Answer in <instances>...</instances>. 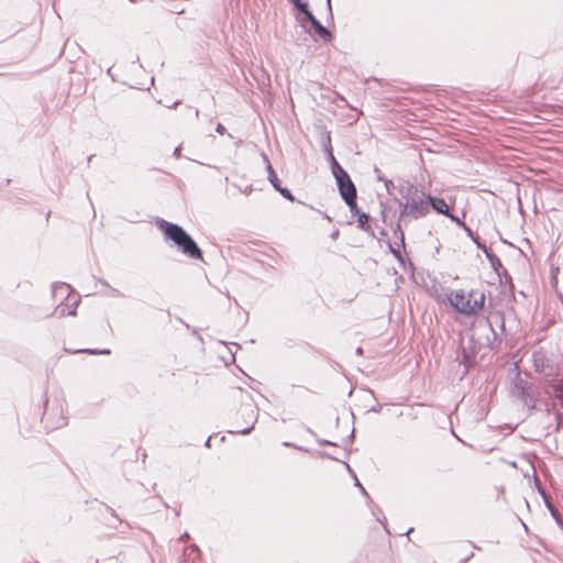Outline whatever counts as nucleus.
I'll use <instances>...</instances> for the list:
<instances>
[{
	"mask_svg": "<svg viewBox=\"0 0 563 563\" xmlns=\"http://www.w3.org/2000/svg\"><path fill=\"white\" fill-rule=\"evenodd\" d=\"M512 387L518 388V387H525V386H523L521 383H520V384H518V383H514V386H512Z\"/></svg>",
	"mask_w": 563,
	"mask_h": 563,
	"instance_id": "a18cd8bd",
	"label": "nucleus"
},
{
	"mask_svg": "<svg viewBox=\"0 0 563 563\" xmlns=\"http://www.w3.org/2000/svg\"><path fill=\"white\" fill-rule=\"evenodd\" d=\"M498 276V280H499V284L501 286H506L508 287V290L510 292H514L515 290V284L512 282V277L511 275L509 274V272L505 268L500 272V275H497Z\"/></svg>",
	"mask_w": 563,
	"mask_h": 563,
	"instance_id": "2eb2a0df",
	"label": "nucleus"
},
{
	"mask_svg": "<svg viewBox=\"0 0 563 563\" xmlns=\"http://www.w3.org/2000/svg\"><path fill=\"white\" fill-rule=\"evenodd\" d=\"M266 170L267 177H271V175H277L269 161H267Z\"/></svg>",
	"mask_w": 563,
	"mask_h": 563,
	"instance_id": "7c9ffc66",
	"label": "nucleus"
},
{
	"mask_svg": "<svg viewBox=\"0 0 563 563\" xmlns=\"http://www.w3.org/2000/svg\"><path fill=\"white\" fill-rule=\"evenodd\" d=\"M402 219H398L397 223H396V227L394 228V234L395 236L399 240V246H401V249H405L406 247V242H405V232L404 230L401 229V224H400V221Z\"/></svg>",
	"mask_w": 563,
	"mask_h": 563,
	"instance_id": "dca6fc26",
	"label": "nucleus"
},
{
	"mask_svg": "<svg viewBox=\"0 0 563 563\" xmlns=\"http://www.w3.org/2000/svg\"><path fill=\"white\" fill-rule=\"evenodd\" d=\"M398 194L404 202H408L419 190H421L416 184L410 180H401L396 187Z\"/></svg>",
	"mask_w": 563,
	"mask_h": 563,
	"instance_id": "9d476101",
	"label": "nucleus"
},
{
	"mask_svg": "<svg viewBox=\"0 0 563 563\" xmlns=\"http://www.w3.org/2000/svg\"><path fill=\"white\" fill-rule=\"evenodd\" d=\"M319 142H320L322 152L324 153L325 159L329 163L330 170L332 172L336 168L342 167V165L339 163V161L336 159V157L334 156V153H333L331 132L324 128L321 129Z\"/></svg>",
	"mask_w": 563,
	"mask_h": 563,
	"instance_id": "423d86ee",
	"label": "nucleus"
},
{
	"mask_svg": "<svg viewBox=\"0 0 563 563\" xmlns=\"http://www.w3.org/2000/svg\"><path fill=\"white\" fill-rule=\"evenodd\" d=\"M74 353H87V354H90V355H109L111 354V350L110 349H80V350H77L75 351Z\"/></svg>",
	"mask_w": 563,
	"mask_h": 563,
	"instance_id": "f3484780",
	"label": "nucleus"
},
{
	"mask_svg": "<svg viewBox=\"0 0 563 563\" xmlns=\"http://www.w3.org/2000/svg\"><path fill=\"white\" fill-rule=\"evenodd\" d=\"M478 250H481L485 254V256L489 263L492 261L496 260V257H498L489 247H487V245L478 244Z\"/></svg>",
	"mask_w": 563,
	"mask_h": 563,
	"instance_id": "412c9836",
	"label": "nucleus"
},
{
	"mask_svg": "<svg viewBox=\"0 0 563 563\" xmlns=\"http://www.w3.org/2000/svg\"><path fill=\"white\" fill-rule=\"evenodd\" d=\"M374 173H375L376 179L378 181L383 183L387 178V177L384 176V174L382 173V170L377 166L374 167Z\"/></svg>",
	"mask_w": 563,
	"mask_h": 563,
	"instance_id": "c85d7f7f",
	"label": "nucleus"
},
{
	"mask_svg": "<svg viewBox=\"0 0 563 563\" xmlns=\"http://www.w3.org/2000/svg\"><path fill=\"white\" fill-rule=\"evenodd\" d=\"M560 301L562 302L563 305V295H560Z\"/></svg>",
	"mask_w": 563,
	"mask_h": 563,
	"instance_id": "603ef678",
	"label": "nucleus"
},
{
	"mask_svg": "<svg viewBox=\"0 0 563 563\" xmlns=\"http://www.w3.org/2000/svg\"><path fill=\"white\" fill-rule=\"evenodd\" d=\"M216 132L222 135V134H224L227 132V129H225V126L222 123L219 122L216 125Z\"/></svg>",
	"mask_w": 563,
	"mask_h": 563,
	"instance_id": "2f4dec72",
	"label": "nucleus"
},
{
	"mask_svg": "<svg viewBox=\"0 0 563 563\" xmlns=\"http://www.w3.org/2000/svg\"><path fill=\"white\" fill-rule=\"evenodd\" d=\"M379 235H380V238H386L388 235V233H387V231L384 228H382L379 230Z\"/></svg>",
	"mask_w": 563,
	"mask_h": 563,
	"instance_id": "f704fd0d",
	"label": "nucleus"
},
{
	"mask_svg": "<svg viewBox=\"0 0 563 563\" xmlns=\"http://www.w3.org/2000/svg\"><path fill=\"white\" fill-rule=\"evenodd\" d=\"M346 206L349 207L352 217L356 218L357 228L374 238L375 232H374L373 228L368 224V221L372 219L369 213L362 211L358 208L357 200H355Z\"/></svg>",
	"mask_w": 563,
	"mask_h": 563,
	"instance_id": "6e6552de",
	"label": "nucleus"
},
{
	"mask_svg": "<svg viewBox=\"0 0 563 563\" xmlns=\"http://www.w3.org/2000/svg\"><path fill=\"white\" fill-rule=\"evenodd\" d=\"M331 174L344 203L350 205L357 200V189L349 173L343 167H340L332 170Z\"/></svg>",
	"mask_w": 563,
	"mask_h": 563,
	"instance_id": "20e7f679",
	"label": "nucleus"
},
{
	"mask_svg": "<svg viewBox=\"0 0 563 563\" xmlns=\"http://www.w3.org/2000/svg\"><path fill=\"white\" fill-rule=\"evenodd\" d=\"M74 288L64 282H55L52 284V296L56 299L58 294L63 296L60 303H58L53 312V314L58 318H63L67 316L69 297L71 292H74Z\"/></svg>",
	"mask_w": 563,
	"mask_h": 563,
	"instance_id": "39448f33",
	"label": "nucleus"
},
{
	"mask_svg": "<svg viewBox=\"0 0 563 563\" xmlns=\"http://www.w3.org/2000/svg\"><path fill=\"white\" fill-rule=\"evenodd\" d=\"M397 262L404 269H407V265L413 269V264L411 260L409 257L404 256L402 254L400 255V257L397 258Z\"/></svg>",
	"mask_w": 563,
	"mask_h": 563,
	"instance_id": "5701e85b",
	"label": "nucleus"
},
{
	"mask_svg": "<svg viewBox=\"0 0 563 563\" xmlns=\"http://www.w3.org/2000/svg\"><path fill=\"white\" fill-rule=\"evenodd\" d=\"M380 207L383 208L382 216H383V220L385 221V207H384L383 202H380Z\"/></svg>",
	"mask_w": 563,
	"mask_h": 563,
	"instance_id": "58836bf2",
	"label": "nucleus"
},
{
	"mask_svg": "<svg viewBox=\"0 0 563 563\" xmlns=\"http://www.w3.org/2000/svg\"><path fill=\"white\" fill-rule=\"evenodd\" d=\"M299 12L302 14V16L297 15L296 20L298 21L300 26L306 32H310V30L308 29V25L310 23H312V21L317 20V18L314 16L313 12L310 10L309 4L306 8H303L302 10H300Z\"/></svg>",
	"mask_w": 563,
	"mask_h": 563,
	"instance_id": "4468645a",
	"label": "nucleus"
},
{
	"mask_svg": "<svg viewBox=\"0 0 563 563\" xmlns=\"http://www.w3.org/2000/svg\"><path fill=\"white\" fill-rule=\"evenodd\" d=\"M308 29L310 30L309 34L319 36L325 43H330L333 40L332 33L318 19L312 21Z\"/></svg>",
	"mask_w": 563,
	"mask_h": 563,
	"instance_id": "1a4fd4ad",
	"label": "nucleus"
},
{
	"mask_svg": "<svg viewBox=\"0 0 563 563\" xmlns=\"http://www.w3.org/2000/svg\"><path fill=\"white\" fill-rule=\"evenodd\" d=\"M533 358H534L536 366L538 367V358H537V354L536 353L533 354Z\"/></svg>",
	"mask_w": 563,
	"mask_h": 563,
	"instance_id": "de8ad7c7",
	"label": "nucleus"
},
{
	"mask_svg": "<svg viewBox=\"0 0 563 563\" xmlns=\"http://www.w3.org/2000/svg\"><path fill=\"white\" fill-rule=\"evenodd\" d=\"M180 151H181V147H180V145H179V146L175 147V150H174V152H173V155H174L176 158H180V157H181V153H180Z\"/></svg>",
	"mask_w": 563,
	"mask_h": 563,
	"instance_id": "473e14b6",
	"label": "nucleus"
},
{
	"mask_svg": "<svg viewBox=\"0 0 563 563\" xmlns=\"http://www.w3.org/2000/svg\"><path fill=\"white\" fill-rule=\"evenodd\" d=\"M269 184L272 187L282 195L283 198L286 200L294 202L295 196L292 195L291 190L287 187L282 186V181L278 178L277 175H271V177H267Z\"/></svg>",
	"mask_w": 563,
	"mask_h": 563,
	"instance_id": "ddd939ff",
	"label": "nucleus"
},
{
	"mask_svg": "<svg viewBox=\"0 0 563 563\" xmlns=\"http://www.w3.org/2000/svg\"><path fill=\"white\" fill-rule=\"evenodd\" d=\"M448 300L451 307L462 313L463 306L467 302V297L465 296L464 290H451L448 295Z\"/></svg>",
	"mask_w": 563,
	"mask_h": 563,
	"instance_id": "f8f14e48",
	"label": "nucleus"
},
{
	"mask_svg": "<svg viewBox=\"0 0 563 563\" xmlns=\"http://www.w3.org/2000/svg\"><path fill=\"white\" fill-rule=\"evenodd\" d=\"M111 69H112V66H110L108 69H107V75L110 76L112 78V80H114L113 78V75L111 73Z\"/></svg>",
	"mask_w": 563,
	"mask_h": 563,
	"instance_id": "4c0bfd02",
	"label": "nucleus"
},
{
	"mask_svg": "<svg viewBox=\"0 0 563 563\" xmlns=\"http://www.w3.org/2000/svg\"><path fill=\"white\" fill-rule=\"evenodd\" d=\"M489 265L496 275H500V272L505 269V266L503 265L499 257H496V260L492 261Z\"/></svg>",
	"mask_w": 563,
	"mask_h": 563,
	"instance_id": "4be33fe9",
	"label": "nucleus"
},
{
	"mask_svg": "<svg viewBox=\"0 0 563 563\" xmlns=\"http://www.w3.org/2000/svg\"><path fill=\"white\" fill-rule=\"evenodd\" d=\"M463 231L472 240V242L476 245L477 249H478V244L486 245V243L484 241H482L481 238L470 227H467V229L463 230Z\"/></svg>",
	"mask_w": 563,
	"mask_h": 563,
	"instance_id": "6ab92c4d",
	"label": "nucleus"
},
{
	"mask_svg": "<svg viewBox=\"0 0 563 563\" xmlns=\"http://www.w3.org/2000/svg\"><path fill=\"white\" fill-rule=\"evenodd\" d=\"M195 115H196V117H198V115H199V110H198V109H196V110H195Z\"/></svg>",
	"mask_w": 563,
	"mask_h": 563,
	"instance_id": "3c124183",
	"label": "nucleus"
},
{
	"mask_svg": "<svg viewBox=\"0 0 563 563\" xmlns=\"http://www.w3.org/2000/svg\"><path fill=\"white\" fill-rule=\"evenodd\" d=\"M80 301H81L80 296L76 295V297L73 299V302L70 305L68 303L67 316L75 317L77 314V307L80 303Z\"/></svg>",
	"mask_w": 563,
	"mask_h": 563,
	"instance_id": "aec40b11",
	"label": "nucleus"
},
{
	"mask_svg": "<svg viewBox=\"0 0 563 563\" xmlns=\"http://www.w3.org/2000/svg\"><path fill=\"white\" fill-rule=\"evenodd\" d=\"M445 217L462 230H466L468 227L464 220H462L457 214L453 213L451 210L448 212Z\"/></svg>",
	"mask_w": 563,
	"mask_h": 563,
	"instance_id": "a211bd4d",
	"label": "nucleus"
},
{
	"mask_svg": "<svg viewBox=\"0 0 563 563\" xmlns=\"http://www.w3.org/2000/svg\"><path fill=\"white\" fill-rule=\"evenodd\" d=\"M394 200L399 206V218L406 217L412 220H419L430 213L429 208V192L423 189L419 190L408 202H402L401 199L395 197Z\"/></svg>",
	"mask_w": 563,
	"mask_h": 563,
	"instance_id": "7ed1b4c3",
	"label": "nucleus"
},
{
	"mask_svg": "<svg viewBox=\"0 0 563 563\" xmlns=\"http://www.w3.org/2000/svg\"><path fill=\"white\" fill-rule=\"evenodd\" d=\"M325 4H327V11H328V21L333 23L334 18H333V12H332L331 0H325Z\"/></svg>",
	"mask_w": 563,
	"mask_h": 563,
	"instance_id": "a878e982",
	"label": "nucleus"
},
{
	"mask_svg": "<svg viewBox=\"0 0 563 563\" xmlns=\"http://www.w3.org/2000/svg\"><path fill=\"white\" fill-rule=\"evenodd\" d=\"M387 246H388L389 252L394 255V257H395L396 260H397L398 257H400V255H401L400 247H401V246H399V245H398V246L396 247V246H394V245L391 244V242H389V241H387Z\"/></svg>",
	"mask_w": 563,
	"mask_h": 563,
	"instance_id": "393cba45",
	"label": "nucleus"
},
{
	"mask_svg": "<svg viewBox=\"0 0 563 563\" xmlns=\"http://www.w3.org/2000/svg\"><path fill=\"white\" fill-rule=\"evenodd\" d=\"M155 225L162 232L164 239L170 241L178 252L191 260H202V250L181 225L159 217L155 219Z\"/></svg>",
	"mask_w": 563,
	"mask_h": 563,
	"instance_id": "f03ea898",
	"label": "nucleus"
},
{
	"mask_svg": "<svg viewBox=\"0 0 563 563\" xmlns=\"http://www.w3.org/2000/svg\"><path fill=\"white\" fill-rule=\"evenodd\" d=\"M292 8L300 11L306 8L309 3L306 0H288Z\"/></svg>",
	"mask_w": 563,
	"mask_h": 563,
	"instance_id": "b1692460",
	"label": "nucleus"
},
{
	"mask_svg": "<svg viewBox=\"0 0 563 563\" xmlns=\"http://www.w3.org/2000/svg\"><path fill=\"white\" fill-rule=\"evenodd\" d=\"M98 282L103 286V287H109V283L106 280V279H102V278H99Z\"/></svg>",
	"mask_w": 563,
	"mask_h": 563,
	"instance_id": "72a5a7b5",
	"label": "nucleus"
},
{
	"mask_svg": "<svg viewBox=\"0 0 563 563\" xmlns=\"http://www.w3.org/2000/svg\"><path fill=\"white\" fill-rule=\"evenodd\" d=\"M262 156H263V162H265V164H267V161H269L268 156L265 153H263Z\"/></svg>",
	"mask_w": 563,
	"mask_h": 563,
	"instance_id": "ea45409f",
	"label": "nucleus"
},
{
	"mask_svg": "<svg viewBox=\"0 0 563 563\" xmlns=\"http://www.w3.org/2000/svg\"><path fill=\"white\" fill-rule=\"evenodd\" d=\"M383 183H384V186H385L387 192L389 195H391V188H396V186L394 185L393 180L386 178Z\"/></svg>",
	"mask_w": 563,
	"mask_h": 563,
	"instance_id": "cd10ccee",
	"label": "nucleus"
},
{
	"mask_svg": "<svg viewBox=\"0 0 563 563\" xmlns=\"http://www.w3.org/2000/svg\"><path fill=\"white\" fill-rule=\"evenodd\" d=\"M500 241L504 243V244H508V245H511V243H509L506 239H504L501 235H500Z\"/></svg>",
	"mask_w": 563,
	"mask_h": 563,
	"instance_id": "a19ab883",
	"label": "nucleus"
},
{
	"mask_svg": "<svg viewBox=\"0 0 563 563\" xmlns=\"http://www.w3.org/2000/svg\"><path fill=\"white\" fill-rule=\"evenodd\" d=\"M252 191H253V187H252V185H250V186H247V187L245 188L244 194H245V195H249V194H251Z\"/></svg>",
	"mask_w": 563,
	"mask_h": 563,
	"instance_id": "c9c22d12",
	"label": "nucleus"
},
{
	"mask_svg": "<svg viewBox=\"0 0 563 563\" xmlns=\"http://www.w3.org/2000/svg\"><path fill=\"white\" fill-rule=\"evenodd\" d=\"M486 295L484 291L472 289L467 295V302L463 306L462 314L471 317L483 310Z\"/></svg>",
	"mask_w": 563,
	"mask_h": 563,
	"instance_id": "0eeeda50",
	"label": "nucleus"
},
{
	"mask_svg": "<svg viewBox=\"0 0 563 563\" xmlns=\"http://www.w3.org/2000/svg\"><path fill=\"white\" fill-rule=\"evenodd\" d=\"M323 218L327 219L328 221H331V217H329L327 213H323Z\"/></svg>",
	"mask_w": 563,
	"mask_h": 563,
	"instance_id": "49530a36",
	"label": "nucleus"
},
{
	"mask_svg": "<svg viewBox=\"0 0 563 563\" xmlns=\"http://www.w3.org/2000/svg\"><path fill=\"white\" fill-rule=\"evenodd\" d=\"M107 289L109 291V296H111V297H121V296H123L119 289L112 287L111 285H109V287H107Z\"/></svg>",
	"mask_w": 563,
	"mask_h": 563,
	"instance_id": "bb28decb",
	"label": "nucleus"
},
{
	"mask_svg": "<svg viewBox=\"0 0 563 563\" xmlns=\"http://www.w3.org/2000/svg\"><path fill=\"white\" fill-rule=\"evenodd\" d=\"M429 208L430 211H434L437 214L446 216L450 211V207L445 199L440 196H434L429 192Z\"/></svg>",
	"mask_w": 563,
	"mask_h": 563,
	"instance_id": "9b49d317",
	"label": "nucleus"
},
{
	"mask_svg": "<svg viewBox=\"0 0 563 563\" xmlns=\"http://www.w3.org/2000/svg\"><path fill=\"white\" fill-rule=\"evenodd\" d=\"M192 333H194L195 335H197V338H198L200 341H202V338H201V335L197 332V330H194V331H192Z\"/></svg>",
	"mask_w": 563,
	"mask_h": 563,
	"instance_id": "79ce46f5",
	"label": "nucleus"
},
{
	"mask_svg": "<svg viewBox=\"0 0 563 563\" xmlns=\"http://www.w3.org/2000/svg\"><path fill=\"white\" fill-rule=\"evenodd\" d=\"M331 239H336L339 236V230H335L331 233Z\"/></svg>",
	"mask_w": 563,
	"mask_h": 563,
	"instance_id": "e433bc0d",
	"label": "nucleus"
},
{
	"mask_svg": "<svg viewBox=\"0 0 563 563\" xmlns=\"http://www.w3.org/2000/svg\"><path fill=\"white\" fill-rule=\"evenodd\" d=\"M549 387H553L552 385H550Z\"/></svg>",
	"mask_w": 563,
	"mask_h": 563,
	"instance_id": "864d4df0",
	"label": "nucleus"
},
{
	"mask_svg": "<svg viewBox=\"0 0 563 563\" xmlns=\"http://www.w3.org/2000/svg\"><path fill=\"white\" fill-rule=\"evenodd\" d=\"M236 349H241L240 344L238 343H232Z\"/></svg>",
	"mask_w": 563,
	"mask_h": 563,
	"instance_id": "8fccbe9b",
	"label": "nucleus"
},
{
	"mask_svg": "<svg viewBox=\"0 0 563 563\" xmlns=\"http://www.w3.org/2000/svg\"><path fill=\"white\" fill-rule=\"evenodd\" d=\"M362 353H363V349H362L361 346H358V347L356 349V354L361 355Z\"/></svg>",
	"mask_w": 563,
	"mask_h": 563,
	"instance_id": "c03bdc74",
	"label": "nucleus"
},
{
	"mask_svg": "<svg viewBox=\"0 0 563 563\" xmlns=\"http://www.w3.org/2000/svg\"><path fill=\"white\" fill-rule=\"evenodd\" d=\"M93 157H95V155H93V154L89 155V156H88V158H87V159H88V163H90V162H91V159H92Z\"/></svg>",
	"mask_w": 563,
	"mask_h": 563,
	"instance_id": "09e8293b",
	"label": "nucleus"
},
{
	"mask_svg": "<svg viewBox=\"0 0 563 563\" xmlns=\"http://www.w3.org/2000/svg\"><path fill=\"white\" fill-rule=\"evenodd\" d=\"M559 271H560L559 266L551 264L550 273H551L552 279H554L555 282H556V275L559 274Z\"/></svg>",
	"mask_w": 563,
	"mask_h": 563,
	"instance_id": "c756f323",
	"label": "nucleus"
},
{
	"mask_svg": "<svg viewBox=\"0 0 563 563\" xmlns=\"http://www.w3.org/2000/svg\"><path fill=\"white\" fill-rule=\"evenodd\" d=\"M180 103L179 100H176L169 108H176Z\"/></svg>",
	"mask_w": 563,
	"mask_h": 563,
	"instance_id": "37998d69",
	"label": "nucleus"
},
{
	"mask_svg": "<svg viewBox=\"0 0 563 563\" xmlns=\"http://www.w3.org/2000/svg\"><path fill=\"white\" fill-rule=\"evenodd\" d=\"M483 330L484 334L470 335L468 347H461L457 352V360L464 365L465 371L475 366L476 354L482 347H488L492 351H498L503 343V336L506 335V320L501 311H493L488 317L478 321L476 332Z\"/></svg>",
	"mask_w": 563,
	"mask_h": 563,
	"instance_id": "f257e3e1",
	"label": "nucleus"
}]
</instances>
